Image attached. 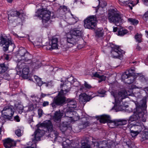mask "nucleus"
Instances as JSON below:
<instances>
[{"instance_id": "f03ea898", "label": "nucleus", "mask_w": 148, "mask_h": 148, "mask_svg": "<svg viewBox=\"0 0 148 148\" xmlns=\"http://www.w3.org/2000/svg\"><path fill=\"white\" fill-rule=\"evenodd\" d=\"M0 46L2 47L4 52L9 50L13 51L15 48V45L11 37L9 36H6L5 34L1 33L0 34Z\"/></svg>"}, {"instance_id": "58836bf2", "label": "nucleus", "mask_w": 148, "mask_h": 148, "mask_svg": "<svg viewBox=\"0 0 148 148\" xmlns=\"http://www.w3.org/2000/svg\"><path fill=\"white\" fill-rule=\"evenodd\" d=\"M61 88L63 89L65 92V94H66L70 90L71 88L66 84H63L61 85Z\"/></svg>"}, {"instance_id": "bf43d9fd", "label": "nucleus", "mask_w": 148, "mask_h": 148, "mask_svg": "<svg viewBox=\"0 0 148 148\" xmlns=\"http://www.w3.org/2000/svg\"><path fill=\"white\" fill-rule=\"evenodd\" d=\"M44 84H45V86L46 87H51L52 86V83L51 81L48 82H44Z\"/></svg>"}, {"instance_id": "f257e3e1", "label": "nucleus", "mask_w": 148, "mask_h": 148, "mask_svg": "<svg viewBox=\"0 0 148 148\" xmlns=\"http://www.w3.org/2000/svg\"><path fill=\"white\" fill-rule=\"evenodd\" d=\"M8 24L13 27L18 25H23L25 14L21 10L17 11L13 9L8 12Z\"/></svg>"}, {"instance_id": "3c124183", "label": "nucleus", "mask_w": 148, "mask_h": 148, "mask_svg": "<svg viewBox=\"0 0 148 148\" xmlns=\"http://www.w3.org/2000/svg\"><path fill=\"white\" fill-rule=\"evenodd\" d=\"M99 74L97 72H95V73H92L91 74V75L92 78L93 77H97L98 78L99 76Z\"/></svg>"}, {"instance_id": "7c9ffc66", "label": "nucleus", "mask_w": 148, "mask_h": 148, "mask_svg": "<svg viewBox=\"0 0 148 148\" xmlns=\"http://www.w3.org/2000/svg\"><path fill=\"white\" fill-rule=\"evenodd\" d=\"M26 111H42V109L37 107L36 105H31L29 106Z\"/></svg>"}, {"instance_id": "c03bdc74", "label": "nucleus", "mask_w": 148, "mask_h": 148, "mask_svg": "<svg viewBox=\"0 0 148 148\" xmlns=\"http://www.w3.org/2000/svg\"><path fill=\"white\" fill-rule=\"evenodd\" d=\"M130 133L132 136L133 137L136 136L140 132L134 130L133 129L130 128Z\"/></svg>"}, {"instance_id": "2f4dec72", "label": "nucleus", "mask_w": 148, "mask_h": 148, "mask_svg": "<svg viewBox=\"0 0 148 148\" xmlns=\"http://www.w3.org/2000/svg\"><path fill=\"white\" fill-rule=\"evenodd\" d=\"M127 120H114L113 121V123L117 126L122 125H126L127 123Z\"/></svg>"}, {"instance_id": "79ce46f5", "label": "nucleus", "mask_w": 148, "mask_h": 148, "mask_svg": "<svg viewBox=\"0 0 148 148\" xmlns=\"http://www.w3.org/2000/svg\"><path fill=\"white\" fill-rule=\"evenodd\" d=\"M128 21L129 22H130L131 24L134 25H136L139 23V21L137 20L131 18H129L128 19Z\"/></svg>"}, {"instance_id": "49530a36", "label": "nucleus", "mask_w": 148, "mask_h": 148, "mask_svg": "<svg viewBox=\"0 0 148 148\" xmlns=\"http://www.w3.org/2000/svg\"><path fill=\"white\" fill-rule=\"evenodd\" d=\"M143 18L147 24H148V11L146 12L143 15Z\"/></svg>"}, {"instance_id": "6e6552de", "label": "nucleus", "mask_w": 148, "mask_h": 148, "mask_svg": "<svg viewBox=\"0 0 148 148\" xmlns=\"http://www.w3.org/2000/svg\"><path fill=\"white\" fill-rule=\"evenodd\" d=\"M110 47L112 49L110 51V54L112 57L117 58L121 59L122 57V51H123L120 49L119 47L111 44Z\"/></svg>"}, {"instance_id": "2eb2a0df", "label": "nucleus", "mask_w": 148, "mask_h": 148, "mask_svg": "<svg viewBox=\"0 0 148 148\" xmlns=\"http://www.w3.org/2000/svg\"><path fill=\"white\" fill-rule=\"evenodd\" d=\"M66 101L67 103V107L66 111H72L75 108H76V102L74 99L68 98L67 99Z\"/></svg>"}, {"instance_id": "8fccbe9b", "label": "nucleus", "mask_w": 148, "mask_h": 148, "mask_svg": "<svg viewBox=\"0 0 148 148\" xmlns=\"http://www.w3.org/2000/svg\"><path fill=\"white\" fill-rule=\"evenodd\" d=\"M106 91L103 89H100L97 91V93L102 95V96H104L103 95L105 94L106 92Z\"/></svg>"}, {"instance_id": "c85d7f7f", "label": "nucleus", "mask_w": 148, "mask_h": 148, "mask_svg": "<svg viewBox=\"0 0 148 148\" xmlns=\"http://www.w3.org/2000/svg\"><path fill=\"white\" fill-rule=\"evenodd\" d=\"M9 67L5 63L0 64V73H3L8 69Z\"/></svg>"}, {"instance_id": "a878e982", "label": "nucleus", "mask_w": 148, "mask_h": 148, "mask_svg": "<svg viewBox=\"0 0 148 148\" xmlns=\"http://www.w3.org/2000/svg\"><path fill=\"white\" fill-rule=\"evenodd\" d=\"M144 112H136V115L139 120L143 122H145L147 118V115L144 113Z\"/></svg>"}, {"instance_id": "4be33fe9", "label": "nucleus", "mask_w": 148, "mask_h": 148, "mask_svg": "<svg viewBox=\"0 0 148 148\" xmlns=\"http://www.w3.org/2000/svg\"><path fill=\"white\" fill-rule=\"evenodd\" d=\"M130 128L140 132L144 127V125L142 123H136L135 124H131L129 126Z\"/></svg>"}, {"instance_id": "e2e57ef3", "label": "nucleus", "mask_w": 148, "mask_h": 148, "mask_svg": "<svg viewBox=\"0 0 148 148\" xmlns=\"http://www.w3.org/2000/svg\"><path fill=\"white\" fill-rule=\"evenodd\" d=\"M59 9L60 10L63 9L64 11L67 10V7L65 5L60 6Z\"/></svg>"}, {"instance_id": "a211bd4d", "label": "nucleus", "mask_w": 148, "mask_h": 148, "mask_svg": "<svg viewBox=\"0 0 148 148\" xmlns=\"http://www.w3.org/2000/svg\"><path fill=\"white\" fill-rule=\"evenodd\" d=\"M90 139L93 140V137H84L82 139L80 143L81 144L80 148H91L90 144Z\"/></svg>"}, {"instance_id": "4d7b16f0", "label": "nucleus", "mask_w": 148, "mask_h": 148, "mask_svg": "<svg viewBox=\"0 0 148 148\" xmlns=\"http://www.w3.org/2000/svg\"><path fill=\"white\" fill-rule=\"evenodd\" d=\"M34 121L33 120V115H32L31 116H29V118L28 119V123L30 124L31 126L32 127V125H31V123L32 122H33Z\"/></svg>"}, {"instance_id": "473e14b6", "label": "nucleus", "mask_w": 148, "mask_h": 148, "mask_svg": "<svg viewBox=\"0 0 148 148\" xmlns=\"http://www.w3.org/2000/svg\"><path fill=\"white\" fill-rule=\"evenodd\" d=\"M34 45L35 47L37 48H39L40 46H45V45L42 44V39L40 38H37L36 40L34 42Z\"/></svg>"}, {"instance_id": "cd10ccee", "label": "nucleus", "mask_w": 148, "mask_h": 148, "mask_svg": "<svg viewBox=\"0 0 148 148\" xmlns=\"http://www.w3.org/2000/svg\"><path fill=\"white\" fill-rule=\"evenodd\" d=\"M73 35L71 34L66 37L67 41L68 43L72 45L71 47L72 46L76 44V39L75 38H74Z\"/></svg>"}, {"instance_id": "7ed1b4c3", "label": "nucleus", "mask_w": 148, "mask_h": 148, "mask_svg": "<svg viewBox=\"0 0 148 148\" xmlns=\"http://www.w3.org/2000/svg\"><path fill=\"white\" fill-rule=\"evenodd\" d=\"M104 18V16H101L99 18L96 15L90 16L84 20V26L86 28L94 30L96 29L98 20L103 21Z\"/></svg>"}, {"instance_id": "603ef678", "label": "nucleus", "mask_w": 148, "mask_h": 148, "mask_svg": "<svg viewBox=\"0 0 148 148\" xmlns=\"http://www.w3.org/2000/svg\"><path fill=\"white\" fill-rule=\"evenodd\" d=\"M73 77L72 75H69L67 79V81L70 82L71 84L72 83L73 80Z\"/></svg>"}, {"instance_id": "a18cd8bd", "label": "nucleus", "mask_w": 148, "mask_h": 148, "mask_svg": "<svg viewBox=\"0 0 148 148\" xmlns=\"http://www.w3.org/2000/svg\"><path fill=\"white\" fill-rule=\"evenodd\" d=\"M139 79L141 82H145L148 81V78H146L144 75H142L139 77Z\"/></svg>"}, {"instance_id": "f3484780", "label": "nucleus", "mask_w": 148, "mask_h": 148, "mask_svg": "<svg viewBox=\"0 0 148 148\" xmlns=\"http://www.w3.org/2000/svg\"><path fill=\"white\" fill-rule=\"evenodd\" d=\"M23 63L20 62H18L17 64L18 68L20 69H23L22 77L25 79H27L28 77V74L29 72V69L28 66H25V67H23Z\"/></svg>"}, {"instance_id": "09e8293b", "label": "nucleus", "mask_w": 148, "mask_h": 148, "mask_svg": "<svg viewBox=\"0 0 148 148\" xmlns=\"http://www.w3.org/2000/svg\"><path fill=\"white\" fill-rule=\"evenodd\" d=\"M98 78L100 79L98 81V82L101 83L103 81H105L106 80V76L103 75H99Z\"/></svg>"}, {"instance_id": "052dcab7", "label": "nucleus", "mask_w": 148, "mask_h": 148, "mask_svg": "<svg viewBox=\"0 0 148 148\" xmlns=\"http://www.w3.org/2000/svg\"><path fill=\"white\" fill-rule=\"evenodd\" d=\"M110 93L111 95L113 96L114 98L115 101L116 99V97L117 95L116 94V92L115 91H111L110 92Z\"/></svg>"}, {"instance_id": "864d4df0", "label": "nucleus", "mask_w": 148, "mask_h": 148, "mask_svg": "<svg viewBox=\"0 0 148 148\" xmlns=\"http://www.w3.org/2000/svg\"><path fill=\"white\" fill-rule=\"evenodd\" d=\"M84 86L85 88H87L88 89H90L92 88V86L87 83V82L86 81H84Z\"/></svg>"}, {"instance_id": "1a4fd4ad", "label": "nucleus", "mask_w": 148, "mask_h": 148, "mask_svg": "<svg viewBox=\"0 0 148 148\" xmlns=\"http://www.w3.org/2000/svg\"><path fill=\"white\" fill-rule=\"evenodd\" d=\"M122 80L125 84H130L135 80L136 78L134 74L126 72L123 73L121 75Z\"/></svg>"}, {"instance_id": "aec40b11", "label": "nucleus", "mask_w": 148, "mask_h": 148, "mask_svg": "<svg viewBox=\"0 0 148 148\" xmlns=\"http://www.w3.org/2000/svg\"><path fill=\"white\" fill-rule=\"evenodd\" d=\"M120 103L114 104V106L111 109V110H114L115 111H128V110L126 108L129 107V105H120Z\"/></svg>"}, {"instance_id": "5fc2aeb1", "label": "nucleus", "mask_w": 148, "mask_h": 148, "mask_svg": "<svg viewBox=\"0 0 148 148\" xmlns=\"http://www.w3.org/2000/svg\"><path fill=\"white\" fill-rule=\"evenodd\" d=\"M15 133L18 137H20L21 136V130L20 129H18L16 130L15 132Z\"/></svg>"}, {"instance_id": "4468645a", "label": "nucleus", "mask_w": 148, "mask_h": 148, "mask_svg": "<svg viewBox=\"0 0 148 148\" xmlns=\"http://www.w3.org/2000/svg\"><path fill=\"white\" fill-rule=\"evenodd\" d=\"M4 146L5 148H10L15 146L16 142L10 138L3 139L2 140Z\"/></svg>"}, {"instance_id": "de8ad7c7", "label": "nucleus", "mask_w": 148, "mask_h": 148, "mask_svg": "<svg viewBox=\"0 0 148 148\" xmlns=\"http://www.w3.org/2000/svg\"><path fill=\"white\" fill-rule=\"evenodd\" d=\"M70 24L71 25H73L76 23L78 21V18L77 17L74 18L73 17L70 19Z\"/></svg>"}, {"instance_id": "72a5a7b5", "label": "nucleus", "mask_w": 148, "mask_h": 148, "mask_svg": "<svg viewBox=\"0 0 148 148\" xmlns=\"http://www.w3.org/2000/svg\"><path fill=\"white\" fill-rule=\"evenodd\" d=\"M128 32V31L127 29H124L122 27H120L119 30L117 34L119 36H122L127 34Z\"/></svg>"}, {"instance_id": "680f3d73", "label": "nucleus", "mask_w": 148, "mask_h": 148, "mask_svg": "<svg viewBox=\"0 0 148 148\" xmlns=\"http://www.w3.org/2000/svg\"><path fill=\"white\" fill-rule=\"evenodd\" d=\"M79 90H82L83 91L85 92L87 91L86 90V89L85 88L84 86L82 85L80 86Z\"/></svg>"}, {"instance_id": "c756f323", "label": "nucleus", "mask_w": 148, "mask_h": 148, "mask_svg": "<svg viewBox=\"0 0 148 148\" xmlns=\"http://www.w3.org/2000/svg\"><path fill=\"white\" fill-rule=\"evenodd\" d=\"M71 34L73 36H81V32L77 30L76 28H74L72 29H71L70 31Z\"/></svg>"}, {"instance_id": "69168bd1", "label": "nucleus", "mask_w": 148, "mask_h": 148, "mask_svg": "<svg viewBox=\"0 0 148 148\" xmlns=\"http://www.w3.org/2000/svg\"><path fill=\"white\" fill-rule=\"evenodd\" d=\"M49 103L47 101H44L42 103V106L45 107L49 105Z\"/></svg>"}, {"instance_id": "338daca9", "label": "nucleus", "mask_w": 148, "mask_h": 148, "mask_svg": "<svg viewBox=\"0 0 148 148\" xmlns=\"http://www.w3.org/2000/svg\"><path fill=\"white\" fill-rule=\"evenodd\" d=\"M14 119L17 122H18L20 121L19 117L18 115H16L14 117Z\"/></svg>"}, {"instance_id": "e433bc0d", "label": "nucleus", "mask_w": 148, "mask_h": 148, "mask_svg": "<svg viewBox=\"0 0 148 148\" xmlns=\"http://www.w3.org/2000/svg\"><path fill=\"white\" fill-rule=\"evenodd\" d=\"M103 32L102 28L97 29L95 32L96 36L98 38L102 37L103 34Z\"/></svg>"}, {"instance_id": "423d86ee", "label": "nucleus", "mask_w": 148, "mask_h": 148, "mask_svg": "<svg viewBox=\"0 0 148 148\" xmlns=\"http://www.w3.org/2000/svg\"><path fill=\"white\" fill-rule=\"evenodd\" d=\"M63 115V113L60 112H56L53 117L54 121L57 122L59 121V122L57 123L56 125L62 132H64L67 129L69 125L67 122H64L60 124L61 118Z\"/></svg>"}, {"instance_id": "774afa93", "label": "nucleus", "mask_w": 148, "mask_h": 148, "mask_svg": "<svg viewBox=\"0 0 148 148\" xmlns=\"http://www.w3.org/2000/svg\"><path fill=\"white\" fill-rule=\"evenodd\" d=\"M143 90L145 91L147 94H148V86L143 88Z\"/></svg>"}, {"instance_id": "412c9836", "label": "nucleus", "mask_w": 148, "mask_h": 148, "mask_svg": "<svg viewBox=\"0 0 148 148\" xmlns=\"http://www.w3.org/2000/svg\"><path fill=\"white\" fill-rule=\"evenodd\" d=\"M3 112H0V122L3 124L5 121V120L6 119H12V116L14 112H12V113H10V115H8L6 112L3 113Z\"/></svg>"}, {"instance_id": "c9c22d12", "label": "nucleus", "mask_w": 148, "mask_h": 148, "mask_svg": "<svg viewBox=\"0 0 148 148\" xmlns=\"http://www.w3.org/2000/svg\"><path fill=\"white\" fill-rule=\"evenodd\" d=\"M123 4L125 5H128V6L131 10L132 9V7L135 5L136 4L134 3V2L131 0H128L126 1H124L123 2Z\"/></svg>"}, {"instance_id": "9d476101", "label": "nucleus", "mask_w": 148, "mask_h": 148, "mask_svg": "<svg viewBox=\"0 0 148 148\" xmlns=\"http://www.w3.org/2000/svg\"><path fill=\"white\" fill-rule=\"evenodd\" d=\"M58 38L55 36L52 37L51 39L49 42H46L44 45L47 46L46 48L47 50L51 51L58 48Z\"/></svg>"}, {"instance_id": "13d9d810", "label": "nucleus", "mask_w": 148, "mask_h": 148, "mask_svg": "<svg viewBox=\"0 0 148 148\" xmlns=\"http://www.w3.org/2000/svg\"><path fill=\"white\" fill-rule=\"evenodd\" d=\"M61 90L59 92L58 94V96L64 95H65L66 94H65V92H64V90L63 89L61 88Z\"/></svg>"}, {"instance_id": "4c0bfd02", "label": "nucleus", "mask_w": 148, "mask_h": 148, "mask_svg": "<svg viewBox=\"0 0 148 148\" xmlns=\"http://www.w3.org/2000/svg\"><path fill=\"white\" fill-rule=\"evenodd\" d=\"M34 78L35 79V81L39 86H41L42 84H44V82L41 80V78L37 76H34Z\"/></svg>"}, {"instance_id": "dca6fc26", "label": "nucleus", "mask_w": 148, "mask_h": 148, "mask_svg": "<svg viewBox=\"0 0 148 148\" xmlns=\"http://www.w3.org/2000/svg\"><path fill=\"white\" fill-rule=\"evenodd\" d=\"M93 144L96 146L97 148H110L111 146L107 140L99 141H92Z\"/></svg>"}, {"instance_id": "9b49d317", "label": "nucleus", "mask_w": 148, "mask_h": 148, "mask_svg": "<svg viewBox=\"0 0 148 148\" xmlns=\"http://www.w3.org/2000/svg\"><path fill=\"white\" fill-rule=\"evenodd\" d=\"M14 106L8 104L5 107L3 108V110L1 111H5L7 110L8 111H14L16 110L17 111H25L24 110V108L23 106L20 104L19 103H18L17 104H15L14 105Z\"/></svg>"}, {"instance_id": "bb28decb", "label": "nucleus", "mask_w": 148, "mask_h": 148, "mask_svg": "<svg viewBox=\"0 0 148 148\" xmlns=\"http://www.w3.org/2000/svg\"><path fill=\"white\" fill-rule=\"evenodd\" d=\"M54 100L58 105H62L66 101L65 97L61 96H57Z\"/></svg>"}, {"instance_id": "393cba45", "label": "nucleus", "mask_w": 148, "mask_h": 148, "mask_svg": "<svg viewBox=\"0 0 148 148\" xmlns=\"http://www.w3.org/2000/svg\"><path fill=\"white\" fill-rule=\"evenodd\" d=\"M110 118V117L109 116L106 115H103L99 117V119H100V122L103 123H105L106 122L109 123H113V121L109 119Z\"/></svg>"}, {"instance_id": "f704fd0d", "label": "nucleus", "mask_w": 148, "mask_h": 148, "mask_svg": "<svg viewBox=\"0 0 148 148\" xmlns=\"http://www.w3.org/2000/svg\"><path fill=\"white\" fill-rule=\"evenodd\" d=\"M140 136L141 141L148 140V131H143L141 134Z\"/></svg>"}, {"instance_id": "a19ab883", "label": "nucleus", "mask_w": 148, "mask_h": 148, "mask_svg": "<svg viewBox=\"0 0 148 148\" xmlns=\"http://www.w3.org/2000/svg\"><path fill=\"white\" fill-rule=\"evenodd\" d=\"M142 35L141 34H139L137 33L135 36V38L136 40V42L138 43H140L142 42Z\"/></svg>"}, {"instance_id": "ddd939ff", "label": "nucleus", "mask_w": 148, "mask_h": 148, "mask_svg": "<svg viewBox=\"0 0 148 148\" xmlns=\"http://www.w3.org/2000/svg\"><path fill=\"white\" fill-rule=\"evenodd\" d=\"M92 93V92H90ZM89 92H84L81 94L79 95V100L83 103H85L89 101L91 99L93 98L94 96H92V94H89Z\"/></svg>"}, {"instance_id": "6e6d98bb", "label": "nucleus", "mask_w": 148, "mask_h": 148, "mask_svg": "<svg viewBox=\"0 0 148 148\" xmlns=\"http://www.w3.org/2000/svg\"><path fill=\"white\" fill-rule=\"evenodd\" d=\"M82 125L83 128H86L89 125L90 123L87 121H86L83 123H82Z\"/></svg>"}, {"instance_id": "ea45409f", "label": "nucleus", "mask_w": 148, "mask_h": 148, "mask_svg": "<svg viewBox=\"0 0 148 148\" xmlns=\"http://www.w3.org/2000/svg\"><path fill=\"white\" fill-rule=\"evenodd\" d=\"M134 112L133 114L130 116L128 119L127 120L128 123H130V122L136 121L138 120V118L136 115V112Z\"/></svg>"}, {"instance_id": "f8f14e48", "label": "nucleus", "mask_w": 148, "mask_h": 148, "mask_svg": "<svg viewBox=\"0 0 148 148\" xmlns=\"http://www.w3.org/2000/svg\"><path fill=\"white\" fill-rule=\"evenodd\" d=\"M38 127L46 129V132H52L53 131L55 134V132L53 130V125L51 121L50 120H46L41 123L40 125H37Z\"/></svg>"}, {"instance_id": "0eeeda50", "label": "nucleus", "mask_w": 148, "mask_h": 148, "mask_svg": "<svg viewBox=\"0 0 148 148\" xmlns=\"http://www.w3.org/2000/svg\"><path fill=\"white\" fill-rule=\"evenodd\" d=\"M17 56L21 58L20 60L24 62H32V56L25 48L21 47L19 49Z\"/></svg>"}, {"instance_id": "37998d69", "label": "nucleus", "mask_w": 148, "mask_h": 148, "mask_svg": "<svg viewBox=\"0 0 148 148\" xmlns=\"http://www.w3.org/2000/svg\"><path fill=\"white\" fill-rule=\"evenodd\" d=\"M99 1V5L97 7L99 6L102 8H103L107 5L106 3L104 0H98Z\"/></svg>"}, {"instance_id": "b1692460", "label": "nucleus", "mask_w": 148, "mask_h": 148, "mask_svg": "<svg viewBox=\"0 0 148 148\" xmlns=\"http://www.w3.org/2000/svg\"><path fill=\"white\" fill-rule=\"evenodd\" d=\"M136 111H147V102L144 101L141 104H139L138 103H135Z\"/></svg>"}, {"instance_id": "5701e85b", "label": "nucleus", "mask_w": 148, "mask_h": 148, "mask_svg": "<svg viewBox=\"0 0 148 148\" xmlns=\"http://www.w3.org/2000/svg\"><path fill=\"white\" fill-rule=\"evenodd\" d=\"M45 133V132L44 130L38 128L34 132L35 136L34 140L36 141L40 140V138L44 136Z\"/></svg>"}, {"instance_id": "6ab92c4d", "label": "nucleus", "mask_w": 148, "mask_h": 148, "mask_svg": "<svg viewBox=\"0 0 148 148\" xmlns=\"http://www.w3.org/2000/svg\"><path fill=\"white\" fill-rule=\"evenodd\" d=\"M127 92L125 90H123L118 92L117 95V97H116L115 100L113 104L120 103L121 101H122L123 99L127 97Z\"/></svg>"}, {"instance_id": "0e129e2a", "label": "nucleus", "mask_w": 148, "mask_h": 148, "mask_svg": "<svg viewBox=\"0 0 148 148\" xmlns=\"http://www.w3.org/2000/svg\"><path fill=\"white\" fill-rule=\"evenodd\" d=\"M119 28H120V27H113V32H118V31L119 30Z\"/></svg>"}, {"instance_id": "39448f33", "label": "nucleus", "mask_w": 148, "mask_h": 148, "mask_svg": "<svg viewBox=\"0 0 148 148\" xmlns=\"http://www.w3.org/2000/svg\"><path fill=\"white\" fill-rule=\"evenodd\" d=\"M116 9L109 10L108 14V19L110 23L116 24L120 23L122 21L121 14L118 13Z\"/></svg>"}, {"instance_id": "20e7f679", "label": "nucleus", "mask_w": 148, "mask_h": 148, "mask_svg": "<svg viewBox=\"0 0 148 148\" xmlns=\"http://www.w3.org/2000/svg\"><path fill=\"white\" fill-rule=\"evenodd\" d=\"M51 12L50 11L42 8L41 10L38 9L34 17L42 19L44 27H47L49 25L48 22L51 18Z\"/></svg>"}]
</instances>
